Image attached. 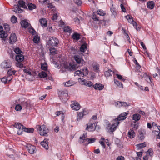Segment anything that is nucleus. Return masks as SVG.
<instances>
[{"label": "nucleus", "instance_id": "11", "mask_svg": "<svg viewBox=\"0 0 160 160\" xmlns=\"http://www.w3.org/2000/svg\"><path fill=\"white\" fill-rule=\"evenodd\" d=\"M71 107L73 110L76 111L79 110L80 108V106L79 103L74 101L72 102Z\"/></svg>", "mask_w": 160, "mask_h": 160}, {"label": "nucleus", "instance_id": "51", "mask_svg": "<svg viewBox=\"0 0 160 160\" xmlns=\"http://www.w3.org/2000/svg\"><path fill=\"white\" fill-rule=\"evenodd\" d=\"M29 32L33 35L36 34V33L35 31L33 28H29Z\"/></svg>", "mask_w": 160, "mask_h": 160}, {"label": "nucleus", "instance_id": "46", "mask_svg": "<svg viewBox=\"0 0 160 160\" xmlns=\"http://www.w3.org/2000/svg\"><path fill=\"white\" fill-rule=\"evenodd\" d=\"M97 13L98 15L102 16L105 15L106 14L105 12L104 11L100 10L97 11Z\"/></svg>", "mask_w": 160, "mask_h": 160}, {"label": "nucleus", "instance_id": "2", "mask_svg": "<svg viewBox=\"0 0 160 160\" xmlns=\"http://www.w3.org/2000/svg\"><path fill=\"white\" fill-rule=\"evenodd\" d=\"M36 128L38 130V132L41 136H46L48 132V128L44 125L42 126L37 125Z\"/></svg>", "mask_w": 160, "mask_h": 160}, {"label": "nucleus", "instance_id": "5", "mask_svg": "<svg viewBox=\"0 0 160 160\" xmlns=\"http://www.w3.org/2000/svg\"><path fill=\"white\" fill-rule=\"evenodd\" d=\"M14 126L18 129V131L17 132V134L19 135L22 134L23 131L24 127L19 122H16Z\"/></svg>", "mask_w": 160, "mask_h": 160}, {"label": "nucleus", "instance_id": "7", "mask_svg": "<svg viewBox=\"0 0 160 160\" xmlns=\"http://www.w3.org/2000/svg\"><path fill=\"white\" fill-rule=\"evenodd\" d=\"M23 72L27 73V75H26V78L29 81H33L34 80V76L33 75L31 74L30 72L27 69H24Z\"/></svg>", "mask_w": 160, "mask_h": 160}, {"label": "nucleus", "instance_id": "24", "mask_svg": "<svg viewBox=\"0 0 160 160\" xmlns=\"http://www.w3.org/2000/svg\"><path fill=\"white\" fill-rule=\"evenodd\" d=\"M23 56L21 54H17L16 56V60L18 62H21L24 60Z\"/></svg>", "mask_w": 160, "mask_h": 160}, {"label": "nucleus", "instance_id": "50", "mask_svg": "<svg viewBox=\"0 0 160 160\" xmlns=\"http://www.w3.org/2000/svg\"><path fill=\"white\" fill-rule=\"evenodd\" d=\"M15 108L16 110L19 111L22 109V107L20 105L17 104Z\"/></svg>", "mask_w": 160, "mask_h": 160}, {"label": "nucleus", "instance_id": "57", "mask_svg": "<svg viewBox=\"0 0 160 160\" xmlns=\"http://www.w3.org/2000/svg\"><path fill=\"white\" fill-rule=\"evenodd\" d=\"M73 2L78 5H81L82 2L81 0H73Z\"/></svg>", "mask_w": 160, "mask_h": 160}, {"label": "nucleus", "instance_id": "32", "mask_svg": "<svg viewBox=\"0 0 160 160\" xmlns=\"http://www.w3.org/2000/svg\"><path fill=\"white\" fill-rule=\"evenodd\" d=\"M28 9L30 10H32L36 8V5L34 4L30 3H28Z\"/></svg>", "mask_w": 160, "mask_h": 160}, {"label": "nucleus", "instance_id": "22", "mask_svg": "<svg viewBox=\"0 0 160 160\" xmlns=\"http://www.w3.org/2000/svg\"><path fill=\"white\" fill-rule=\"evenodd\" d=\"M93 87L95 89H98L99 90H102L104 88V86L98 83H97L93 85Z\"/></svg>", "mask_w": 160, "mask_h": 160}, {"label": "nucleus", "instance_id": "17", "mask_svg": "<svg viewBox=\"0 0 160 160\" xmlns=\"http://www.w3.org/2000/svg\"><path fill=\"white\" fill-rule=\"evenodd\" d=\"M114 123L110 128L109 129L111 132H113L116 129L117 127L119 124V122H115L113 120Z\"/></svg>", "mask_w": 160, "mask_h": 160}, {"label": "nucleus", "instance_id": "33", "mask_svg": "<svg viewBox=\"0 0 160 160\" xmlns=\"http://www.w3.org/2000/svg\"><path fill=\"white\" fill-rule=\"evenodd\" d=\"M50 53L52 55H54L58 53V51L54 48H51L49 49Z\"/></svg>", "mask_w": 160, "mask_h": 160}, {"label": "nucleus", "instance_id": "4", "mask_svg": "<svg viewBox=\"0 0 160 160\" xmlns=\"http://www.w3.org/2000/svg\"><path fill=\"white\" fill-rule=\"evenodd\" d=\"M88 111L86 109H84L81 112H78L77 115V120L78 121H79L81 120L84 115H86L88 114Z\"/></svg>", "mask_w": 160, "mask_h": 160}, {"label": "nucleus", "instance_id": "38", "mask_svg": "<svg viewBox=\"0 0 160 160\" xmlns=\"http://www.w3.org/2000/svg\"><path fill=\"white\" fill-rule=\"evenodd\" d=\"M40 40V38L38 36H35L33 38V41L35 43H38Z\"/></svg>", "mask_w": 160, "mask_h": 160}, {"label": "nucleus", "instance_id": "42", "mask_svg": "<svg viewBox=\"0 0 160 160\" xmlns=\"http://www.w3.org/2000/svg\"><path fill=\"white\" fill-rule=\"evenodd\" d=\"M11 20L13 23H16L17 21V18L14 15L12 16L11 18Z\"/></svg>", "mask_w": 160, "mask_h": 160}, {"label": "nucleus", "instance_id": "49", "mask_svg": "<svg viewBox=\"0 0 160 160\" xmlns=\"http://www.w3.org/2000/svg\"><path fill=\"white\" fill-rule=\"evenodd\" d=\"M93 68L94 70L96 72H98L99 71V67L98 65H94Z\"/></svg>", "mask_w": 160, "mask_h": 160}, {"label": "nucleus", "instance_id": "62", "mask_svg": "<svg viewBox=\"0 0 160 160\" xmlns=\"http://www.w3.org/2000/svg\"><path fill=\"white\" fill-rule=\"evenodd\" d=\"M120 6L122 11L124 12H126V11L125 8L124 6L122 4H121Z\"/></svg>", "mask_w": 160, "mask_h": 160}, {"label": "nucleus", "instance_id": "63", "mask_svg": "<svg viewBox=\"0 0 160 160\" xmlns=\"http://www.w3.org/2000/svg\"><path fill=\"white\" fill-rule=\"evenodd\" d=\"M121 103L122 105V106H129L130 105V103L125 102H121Z\"/></svg>", "mask_w": 160, "mask_h": 160}, {"label": "nucleus", "instance_id": "44", "mask_svg": "<svg viewBox=\"0 0 160 160\" xmlns=\"http://www.w3.org/2000/svg\"><path fill=\"white\" fill-rule=\"evenodd\" d=\"M14 51L17 54H20L22 52V51L18 48H17L14 49Z\"/></svg>", "mask_w": 160, "mask_h": 160}, {"label": "nucleus", "instance_id": "59", "mask_svg": "<svg viewBox=\"0 0 160 160\" xmlns=\"http://www.w3.org/2000/svg\"><path fill=\"white\" fill-rule=\"evenodd\" d=\"M70 49L71 50V53L73 54H75L77 52V50L75 49V47H71Z\"/></svg>", "mask_w": 160, "mask_h": 160}, {"label": "nucleus", "instance_id": "13", "mask_svg": "<svg viewBox=\"0 0 160 160\" xmlns=\"http://www.w3.org/2000/svg\"><path fill=\"white\" fill-rule=\"evenodd\" d=\"M27 148L28 152L31 154H33L36 150V147L33 145L30 144L28 145L27 146Z\"/></svg>", "mask_w": 160, "mask_h": 160}, {"label": "nucleus", "instance_id": "35", "mask_svg": "<svg viewBox=\"0 0 160 160\" xmlns=\"http://www.w3.org/2000/svg\"><path fill=\"white\" fill-rule=\"evenodd\" d=\"M114 83L119 87L121 88H123L122 84L121 82L115 79H114Z\"/></svg>", "mask_w": 160, "mask_h": 160}, {"label": "nucleus", "instance_id": "48", "mask_svg": "<svg viewBox=\"0 0 160 160\" xmlns=\"http://www.w3.org/2000/svg\"><path fill=\"white\" fill-rule=\"evenodd\" d=\"M115 106L118 108H120L122 106L121 102L117 101L115 103Z\"/></svg>", "mask_w": 160, "mask_h": 160}, {"label": "nucleus", "instance_id": "9", "mask_svg": "<svg viewBox=\"0 0 160 160\" xmlns=\"http://www.w3.org/2000/svg\"><path fill=\"white\" fill-rule=\"evenodd\" d=\"M78 66L76 64L70 63L69 65H65V68L70 70H75L77 69Z\"/></svg>", "mask_w": 160, "mask_h": 160}, {"label": "nucleus", "instance_id": "10", "mask_svg": "<svg viewBox=\"0 0 160 160\" xmlns=\"http://www.w3.org/2000/svg\"><path fill=\"white\" fill-rule=\"evenodd\" d=\"M128 113L126 112H124L120 115L114 119L115 122H119L120 120H123L125 119L126 118V116L128 115Z\"/></svg>", "mask_w": 160, "mask_h": 160}, {"label": "nucleus", "instance_id": "18", "mask_svg": "<svg viewBox=\"0 0 160 160\" xmlns=\"http://www.w3.org/2000/svg\"><path fill=\"white\" fill-rule=\"evenodd\" d=\"M87 134L86 133H84L82 136H80L79 138V142L80 143H82L84 142L87 141Z\"/></svg>", "mask_w": 160, "mask_h": 160}, {"label": "nucleus", "instance_id": "29", "mask_svg": "<svg viewBox=\"0 0 160 160\" xmlns=\"http://www.w3.org/2000/svg\"><path fill=\"white\" fill-rule=\"evenodd\" d=\"M114 73V72L111 70V69H109L108 70L104 72V75L107 78L112 76V73Z\"/></svg>", "mask_w": 160, "mask_h": 160}, {"label": "nucleus", "instance_id": "21", "mask_svg": "<svg viewBox=\"0 0 160 160\" xmlns=\"http://www.w3.org/2000/svg\"><path fill=\"white\" fill-rule=\"evenodd\" d=\"M8 36L7 33L4 30L0 32V38H2V40L5 41Z\"/></svg>", "mask_w": 160, "mask_h": 160}, {"label": "nucleus", "instance_id": "47", "mask_svg": "<svg viewBox=\"0 0 160 160\" xmlns=\"http://www.w3.org/2000/svg\"><path fill=\"white\" fill-rule=\"evenodd\" d=\"M96 139L95 138H87V141L88 143H92L95 142Z\"/></svg>", "mask_w": 160, "mask_h": 160}, {"label": "nucleus", "instance_id": "37", "mask_svg": "<svg viewBox=\"0 0 160 160\" xmlns=\"http://www.w3.org/2000/svg\"><path fill=\"white\" fill-rule=\"evenodd\" d=\"M39 76L40 78H44L47 76V75L44 72L42 71L39 73Z\"/></svg>", "mask_w": 160, "mask_h": 160}, {"label": "nucleus", "instance_id": "15", "mask_svg": "<svg viewBox=\"0 0 160 160\" xmlns=\"http://www.w3.org/2000/svg\"><path fill=\"white\" fill-rule=\"evenodd\" d=\"M17 38L16 35L14 33L11 34L9 38V42L10 44H12L14 43L16 41Z\"/></svg>", "mask_w": 160, "mask_h": 160}, {"label": "nucleus", "instance_id": "14", "mask_svg": "<svg viewBox=\"0 0 160 160\" xmlns=\"http://www.w3.org/2000/svg\"><path fill=\"white\" fill-rule=\"evenodd\" d=\"M138 75H140L141 77H146L147 79V80L148 82H149V81L152 82V78L151 77L148 76L147 74L146 73L141 72L140 71L138 72Z\"/></svg>", "mask_w": 160, "mask_h": 160}, {"label": "nucleus", "instance_id": "55", "mask_svg": "<svg viewBox=\"0 0 160 160\" xmlns=\"http://www.w3.org/2000/svg\"><path fill=\"white\" fill-rule=\"evenodd\" d=\"M92 18L93 20L95 21H99L98 18L94 13H93V14Z\"/></svg>", "mask_w": 160, "mask_h": 160}, {"label": "nucleus", "instance_id": "20", "mask_svg": "<svg viewBox=\"0 0 160 160\" xmlns=\"http://www.w3.org/2000/svg\"><path fill=\"white\" fill-rule=\"evenodd\" d=\"M48 139H45L43 141L41 142V145L46 149H48Z\"/></svg>", "mask_w": 160, "mask_h": 160}, {"label": "nucleus", "instance_id": "53", "mask_svg": "<svg viewBox=\"0 0 160 160\" xmlns=\"http://www.w3.org/2000/svg\"><path fill=\"white\" fill-rule=\"evenodd\" d=\"M4 28L6 32L9 31L10 29L9 25L7 24H4Z\"/></svg>", "mask_w": 160, "mask_h": 160}, {"label": "nucleus", "instance_id": "40", "mask_svg": "<svg viewBox=\"0 0 160 160\" xmlns=\"http://www.w3.org/2000/svg\"><path fill=\"white\" fill-rule=\"evenodd\" d=\"M78 80L79 82H81L82 83V84H83L85 85H86L87 82V81L86 80L83 79V78H78Z\"/></svg>", "mask_w": 160, "mask_h": 160}, {"label": "nucleus", "instance_id": "43", "mask_svg": "<svg viewBox=\"0 0 160 160\" xmlns=\"http://www.w3.org/2000/svg\"><path fill=\"white\" fill-rule=\"evenodd\" d=\"M87 48V47L85 44L82 45L80 49V51L81 52H84L85 50Z\"/></svg>", "mask_w": 160, "mask_h": 160}, {"label": "nucleus", "instance_id": "45", "mask_svg": "<svg viewBox=\"0 0 160 160\" xmlns=\"http://www.w3.org/2000/svg\"><path fill=\"white\" fill-rule=\"evenodd\" d=\"M64 31L65 32L70 33L71 31V29H70V27L69 26H67L65 27L64 28Z\"/></svg>", "mask_w": 160, "mask_h": 160}, {"label": "nucleus", "instance_id": "39", "mask_svg": "<svg viewBox=\"0 0 160 160\" xmlns=\"http://www.w3.org/2000/svg\"><path fill=\"white\" fill-rule=\"evenodd\" d=\"M137 148L140 149L141 148H143L146 146V144L145 142L140 143L137 145Z\"/></svg>", "mask_w": 160, "mask_h": 160}, {"label": "nucleus", "instance_id": "36", "mask_svg": "<svg viewBox=\"0 0 160 160\" xmlns=\"http://www.w3.org/2000/svg\"><path fill=\"white\" fill-rule=\"evenodd\" d=\"M80 35L79 34L76 33H74L72 36V38L73 39L78 40L80 39Z\"/></svg>", "mask_w": 160, "mask_h": 160}, {"label": "nucleus", "instance_id": "54", "mask_svg": "<svg viewBox=\"0 0 160 160\" xmlns=\"http://www.w3.org/2000/svg\"><path fill=\"white\" fill-rule=\"evenodd\" d=\"M41 68L42 69L45 70H47V64H42L41 65Z\"/></svg>", "mask_w": 160, "mask_h": 160}, {"label": "nucleus", "instance_id": "58", "mask_svg": "<svg viewBox=\"0 0 160 160\" xmlns=\"http://www.w3.org/2000/svg\"><path fill=\"white\" fill-rule=\"evenodd\" d=\"M86 86L89 87H92L93 86L92 82L90 81H87Z\"/></svg>", "mask_w": 160, "mask_h": 160}, {"label": "nucleus", "instance_id": "19", "mask_svg": "<svg viewBox=\"0 0 160 160\" xmlns=\"http://www.w3.org/2000/svg\"><path fill=\"white\" fill-rule=\"evenodd\" d=\"M138 137L141 140L143 139L144 138V135L145 134L146 131L144 129H140L138 131Z\"/></svg>", "mask_w": 160, "mask_h": 160}, {"label": "nucleus", "instance_id": "61", "mask_svg": "<svg viewBox=\"0 0 160 160\" xmlns=\"http://www.w3.org/2000/svg\"><path fill=\"white\" fill-rule=\"evenodd\" d=\"M16 65L18 67L21 68L23 67V64L21 62H18V63H16Z\"/></svg>", "mask_w": 160, "mask_h": 160}, {"label": "nucleus", "instance_id": "28", "mask_svg": "<svg viewBox=\"0 0 160 160\" xmlns=\"http://www.w3.org/2000/svg\"><path fill=\"white\" fill-rule=\"evenodd\" d=\"M132 119L135 121L139 120L140 118V116L138 114H135L132 116Z\"/></svg>", "mask_w": 160, "mask_h": 160}, {"label": "nucleus", "instance_id": "27", "mask_svg": "<svg viewBox=\"0 0 160 160\" xmlns=\"http://www.w3.org/2000/svg\"><path fill=\"white\" fill-rule=\"evenodd\" d=\"M63 84L66 87H70L74 84V82L72 81L69 80L66 82H64Z\"/></svg>", "mask_w": 160, "mask_h": 160}, {"label": "nucleus", "instance_id": "6", "mask_svg": "<svg viewBox=\"0 0 160 160\" xmlns=\"http://www.w3.org/2000/svg\"><path fill=\"white\" fill-rule=\"evenodd\" d=\"M59 42L58 39L56 38H51L48 41V45L52 46H57Z\"/></svg>", "mask_w": 160, "mask_h": 160}, {"label": "nucleus", "instance_id": "31", "mask_svg": "<svg viewBox=\"0 0 160 160\" xmlns=\"http://www.w3.org/2000/svg\"><path fill=\"white\" fill-rule=\"evenodd\" d=\"M147 7L150 9H152L154 6V3L153 1H150L147 4Z\"/></svg>", "mask_w": 160, "mask_h": 160}, {"label": "nucleus", "instance_id": "3", "mask_svg": "<svg viewBox=\"0 0 160 160\" xmlns=\"http://www.w3.org/2000/svg\"><path fill=\"white\" fill-rule=\"evenodd\" d=\"M97 123L93 122L91 119H90L89 122L87 125L86 130L89 132H93L95 130Z\"/></svg>", "mask_w": 160, "mask_h": 160}, {"label": "nucleus", "instance_id": "34", "mask_svg": "<svg viewBox=\"0 0 160 160\" xmlns=\"http://www.w3.org/2000/svg\"><path fill=\"white\" fill-rule=\"evenodd\" d=\"M34 129L33 128H26L25 127L23 129V131H24L25 132L30 133H33L34 131Z\"/></svg>", "mask_w": 160, "mask_h": 160}, {"label": "nucleus", "instance_id": "41", "mask_svg": "<svg viewBox=\"0 0 160 160\" xmlns=\"http://www.w3.org/2000/svg\"><path fill=\"white\" fill-rule=\"evenodd\" d=\"M82 71L83 76H87L88 73V69L87 68L82 69Z\"/></svg>", "mask_w": 160, "mask_h": 160}, {"label": "nucleus", "instance_id": "60", "mask_svg": "<svg viewBox=\"0 0 160 160\" xmlns=\"http://www.w3.org/2000/svg\"><path fill=\"white\" fill-rule=\"evenodd\" d=\"M116 75L117 76L118 78V79H119L120 80H122V81H124L126 80L125 79H124L122 77V76L121 75H119V74H116Z\"/></svg>", "mask_w": 160, "mask_h": 160}, {"label": "nucleus", "instance_id": "56", "mask_svg": "<svg viewBox=\"0 0 160 160\" xmlns=\"http://www.w3.org/2000/svg\"><path fill=\"white\" fill-rule=\"evenodd\" d=\"M57 17H58L57 12H54L53 14L52 20H57Z\"/></svg>", "mask_w": 160, "mask_h": 160}, {"label": "nucleus", "instance_id": "8", "mask_svg": "<svg viewBox=\"0 0 160 160\" xmlns=\"http://www.w3.org/2000/svg\"><path fill=\"white\" fill-rule=\"evenodd\" d=\"M12 65V63L10 61L5 60L1 64V66L2 68L7 69L10 68Z\"/></svg>", "mask_w": 160, "mask_h": 160}, {"label": "nucleus", "instance_id": "26", "mask_svg": "<svg viewBox=\"0 0 160 160\" xmlns=\"http://www.w3.org/2000/svg\"><path fill=\"white\" fill-rule=\"evenodd\" d=\"M20 23L21 26L24 28H27L28 27L29 25V24L28 22L25 20H22L21 22Z\"/></svg>", "mask_w": 160, "mask_h": 160}, {"label": "nucleus", "instance_id": "23", "mask_svg": "<svg viewBox=\"0 0 160 160\" xmlns=\"http://www.w3.org/2000/svg\"><path fill=\"white\" fill-rule=\"evenodd\" d=\"M39 22L41 25L44 28L47 26V23L46 19L43 18L40 19Z\"/></svg>", "mask_w": 160, "mask_h": 160}, {"label": "nucleus", "instance_id": "1", "mask_svg": "<svg viewBox=\"0 0 160 160\" xmlns=\"http://www.w3.org/2000/svg\"><path fill=\"white\" fill-rule=\"evenodd\" d=\"M20 8H22L24 9L27 8L25 2L22 0H19L18 1V5H14L13 8V11L16 13H21L22 12L23 10L21 9Z\"/></svg>", "mask_w": 160, "mask_h": 160}, {"label": "nucleus", "instance_id": "12", "mask_svg": "<svg viewBox=\"0 0 160 160\" xmlns=\"http://www.w3.org/2000/svg\"><path fill=\"white\" fill-rule=\"evenodd\" d=\"M74 58L75 60L78 64L83 65L84 63V61L82 58H81L79 55H76L74 56Z\"/></svg>", "mask_w": 160, "mask_h": 160}, {"label": "nucleus", "instance_id": "25", "mask_svg": "<svg viewBox=\"0 0 160 160\" xmlns=\"http://www.w3.org/2000/svg\"><path fill=\"white\" fill-rule=\"evenodd\" d=\"M135 136V132L133 130L130 129L128 132V136L130 138H133Z\"/></svg>", "mask_w": 160, "mask_h": 160}, {"label": "nucleus", "instance_id": "30", "mask_svg": "<svg viewBox=\"0 0 160 160\" xmlns=\"http://www.w3.org/2000/svg\"><path fill=\"white\" fill-rule=\"evenodd\" d=\"M23 106H25L26 108H32L33 106L29 102H26L23 103Z\"/></svg>", "mask_w": 160, "mask_h": 160}, {"label": "nucleus", "instance_id": "64", "mask_svg": "<svg viewBox=\"0 0 160 160\" xmlns=\"http://www.w3.org/2000/svg\"><path fill=\"white\" fill-rule=\"evenodd\" d=\"M111 11L112 13V14L113 15H115L116 14V11H115V10L114 8L113 7L111 8Z\"/></svg>", "mask_w": 160, "mask_h": 160}, {"label": "nucleus", "instance_id": "16", "mask_svg": "<svg viewBox=\"0 0 160 160\" xmlns=\"http://www.w3.org/2000/svg\"><path fill=\"white\" fill-rule=\"evenodd\" d=\"M126 18L128 20V22L129 23H131L134 26H136V23L134 21L132 17L129 15H128L125 16Z\"/></svg>", "mask_w": 160, "mask_h": 160}, {"label": "nucleus", "instance_id": "52", "mask_svg": "<svg viewBox=\"0 0 160 160\" xmlns=\"http://www.w3.org/2000/svg\"><path fill=\"white\" fill-rule=\"evenodd\" d=\"M82 73V71H81L77 70L75 72V74L76 75H78L80 77H83Z\"/></svg>", "mask_w": 160, "mask_h": 160}]
</instances>
